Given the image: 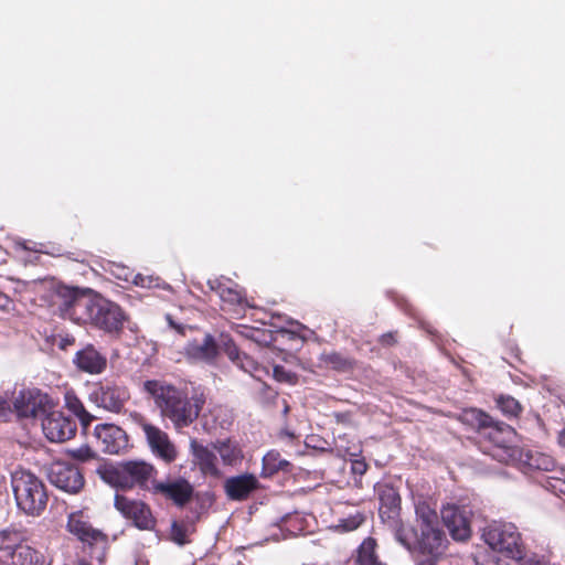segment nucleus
Instances as JSON below:
<instances>
[{"label": "nucleus", "mask_w": 565, "mask_h": 565, "mask_svg": "<svg viewBox=\"0 0 565 565\" xmlns=\"http://www.w3.org/2000/svg\"><path fill=\"white\" fill-rule=\"evenodd\" d=\"M458 419L477 431L483 452L499 460L504 456H512L516 437V431L512 426L497 420L482 409L475 407L462 409Z\"/></svg>", "instance_id": "nucleus-2"}, {"label": "nucleus", "mask_w": 565, "mask_h": 565, "mask_svg": "<svg viewBox=\"0 0 565 565\" xmlns=\"http://www.w3.org/2000/svg\"><path fill=\"white\" fill-rule=\"evenodd\" d=\"M495 404L502 414L510 418H518L523 411L520 402L510 395H499Z\"/></svg>", "instance_id": "nucleus-32"}, {"label": "nucleus", "mask_w": 565, "mask_h": 565, "mask_svg": "<svg viewBox=\"0 0 565 565\" xmlns=\"http://www.w3.org/2000/svg\"><path fill=\"white\" fill-rule=\"evenodd\" d=\"M128 321V313L118 303L95 291L81 315V323H88L113 338H120Z\"/></svg>", "instance_id": "nucleus-4"}, {"label": "nucleus", "mask_w": 565, "mask_h": 565, "mask_svg": "<svg viewBox=\"0 0 565 565\" xmlns=\"http://www.w3.org/2000/svg\"><path fill=\"white\" fill-rule=\"evenodd\" d=\"M471 514L468 508L456 504L441 509V520L454 540L466 541L471 536Z\"/></svg>", "instance_id": "nucleus-16"}, {"label": "nucleus", "mask_w": 565, "mask_h": 565, "mask_svg": "<svg viewBox=\"0 0 565 565\" xmlns=\"http://www.w3.org/2000/svg\"><path fill=\"white\" fill-rule=\"evenodd\" d=\"M94 437L100 450L118 455L128 446V436L124 429L114 424H99L94 429Z\"/></svg>", "instance_id": "nucleus-19"}, {"label": "nucleus", "mask_w": 565, "mask_h": 565, "mask_svg": "<svg viewBox=\"0 0 565 565\" xmlns=\"http://www.w3.org/2000/svg\"><path fill=\"white\" fill-rule=\"evenodd\" d=\"M68 455L78 461L86 462L95 458V451L87 445L68 450Z\"/></svg>", "instance_id": "nucleus-37"}, {"label": "nucleus", "mask_w": 565, "mask_h": 565, "mask_svg": "<svg viewBox=\"0 0 565 565\" xmlns=\"http://www.w3.org/2000/svg\"><path fill=\"white\" fill-rule=\"evenodd\" d=\"M486 544L511 559H522L526 545L519 529L510 522H492L482 533Z\"/></svg>", "instance_id": "nucleus-6"}, {"label": "nucleus", "mask_w": 565, "mask_h": 565, "mask_svg": "<svg viewBox=\"0 0 565 565\" xmlns=\"http://www.w3.org/2000/svg\"><path fill=\"white\" fill-rule=\"evenodd\" d=\"M224 352L230 358L231 361L236 363L237 361H241L242 352L238 350L236 344L228 338L223 341Z\"/></svg>", "instance_id": "nucleus-38"}, {"label": "nucleus", "mask_w": 565, "mask_h": 565, "mask_svg": "<svg viewBox=\"0 0 565 565\" xmlns=\"http://www.w3.org/2000/svg\"><path fill=\"white\" fill-rule=\"evenodd\" d=\"M111 271L117 279L126 282L131 281L137 286H143V278L141 275H134V271L129 267L115 265Z\"/></svg>", "instance_id": "nucleus-34"}, {"label": "nucleus", "mask_w": 565, "mask_h": 565, "mask_svg": "<svg viewBox=\"0 0 565 565\" xmlns=\"http://www.w3.org/2000/svg\"><path fill=\"white\" fill-rule=\"evenodd\" d=\"M11 486L21 511L32 516H39L44 512L49 493L46 486L38 476L26 470H17L12 473Z\"/></svg>", "instance_id": "nucleus-5"}, {"label": "nucleus", "mask_w": 565, "mask_h": 565, "mask_svg": "<svg viewBox=\"0 0 565 565\" xmlns=\"http://www.w3.org/2000/svg\"><path fill=\"white\" fill-rule=\"evenodd\" d=\"M44 436L52 443H64L73 438L77 430L76 422L62 412H47L42 419Z\"/></svg>", "instance_id": "nucleus-17"}, {"label": "nucleus", "mask_w": 565, "mask_h": 565, "mask_svg": "<svg viewBox=\"0 0 565 565\" xmlns=\"http://www.w3.org/2000/svg\"><path fill=\"white\" fill-rule=\"evenodd\" d=\"M320 362L337 372H351L356 366V360L338 351L323 352Z\"/></svg>", "instance_id": "nucleus-29"}, {"label": "nucleus", "mask_w": 565, "mask_h": 565, "mask_svg": "<svg viewBox=\"0 0 565 565\" xmlns=\"http://www.w3.org/2000/svg\"><path fill=\"white\" fill-rule=\"evenodd\" d=\"M420 534L416 545L420 554L444 555L448 540L439 524L435 526H420Z\"/></svg>", "instance_id": "nucleus-22"}, {"label": "nucleus", "mask_w": 565, "mask_h": 565, "mask_svg": "<svg viewBox=\"0 0 565 565\" xmlns=\"http://www.w3.org/2000/svg\"><path fill=\"white\" fill-rule=\"evenodd\" d=\"M443 555L420 554L416 558V565H437Z\"/></svg>", "instance_id": "nucleus-41"}, {"label": "nucleus", "mask_w": 565, "mask_h": 565, "mask_svg": "<svg viewBox=\"0 0 565 565\" xmlns=\"http://www.w3.org/2000/svg\"><path fill=\"white\" fill-rule=\"evenodd\" d=\"M0 565H11L8 557L0 556Z\"/></svg>", "instance_id": "nucleus-49"}, {"label": "nucleus", "mask_w": 565, "mask_h": 565, "mask_svg": "<svg viewBox=\"0 0 565 565\" xmlns=\"http://www.w3.org/2000/svg\"><path fill=\"white\" fill-rule=\"evenodd\" d=\"M351 470L354 475L363 476L367 470V463L364 459H354L351 461Z\"/></svg>", "instance_id": "nucleus-42"}, {"label": "nucleus", "mask_w": 565, "mask_h": 565, "mask_svg": "<svg viewBox=\"0 0 565 565\" xmlns=\"http://www.w3.org/2000/svg\"><path fill=\"white\" fill-rule=\"evenodd\" d=\"M353 565H387L380 554V545L376 539L365 537L352 556Z\"/></svg>", "instance_id": "nucleus-24"}, {"label": "nucleus", "mask_w": 565, "mask_h": 565, "mask_svg": "<svg viewBox=\"0 0 565 565\" xmlns=\"http://www.w3.org/2000/svg\"><path fill=\"white\" fill-rule=\"evenodd\" d=\"M397 342H398V332L397 331H390V332L383 333L379 338V343L385 348L394 347L395 344H397Z\"/></svg>", "instance_id": "nucleus-40"}, {"label": "nucleus", "mask_w": 565, "mask_h": 565, "mask_svg": "<svg viewBox=\"0 0 565 565\" xmlns=\"http://www.w3.org/2000/svg\"><path fill=\"white\" fill-rule=\"evenodd\" d=\"M49 290L52 306L77 322H81V315L94 294L90 288L72 287L62 282H52Z\"/></svg>", "instance_id": "nucleus-9"}, {"label": "nucleus", "mask_w": 565, "mask_h": 565, "mask_svg": "<svg viewBox=\"0 0 565 565\" xmlns=\"http://www.w3.org/2000/svg\"><path fill=\"white\" fill-rule=\"evenodd\" d=\"M235 364L250 374L258 369L257 362L245 353L242 354L241 361H237Z\"/></svg>", "instance_id": "nucleus-39"}, {"label": "nucleus", "mask_w": 565, "mask_h": 565, "mask_svg": "<svg viewBox=\"0 0 565 565\" xmlns=\"http://www.w3.org/2000/svg\"><path fill=\"white\" fill-rule=\"evenodd\" d=\"M190 450L193 456L194 463L199 467V470L203 476L220 479L223 473L218 467V459L216 450L213 449L212 444L205 446L199 443L196 439H191Z\"/></svg>", "instance_id": "nucleus-20"}, {"label": "nucleus", "mask_w": 565, "mask_h": 565, "mask_svg": "<svg viewBox=\"0 0 565 565\" xmlns=\"http://www.w3.org/2000/svg\"><path fill=\"white\" fill-rule=\"evenodd\" d=\"M380 507L379 514L384 523L395 532V539L406 548L411 550L413 542L409 537L411 529L401 520V495L395 487L380 483L375 487Z\"/></svg>", "instance_id": "nucleus-7"}, {"label": "nucleus", "mask_w": 565, "mask_h": 565, "mask_svg": "<svg viewBox=\"0 0 565 565\" xmlns=\"http://www.w3.org/2000/svg\"><path fill=\"white\" fill-rule=\"evenodd\" d=\"M157 468L143 460H127L117 466H106L100 470L102 479L111 487L122 490L139 488L145 491H152L157 481Z\"/></svg>", "instance_id": "nucleus-3"}, {"label": "nucleus", "mask_w": 565, "mask_h": 565, "mask_svg": "<svg viewBox=\"0 0 565 565\" xmlns=\"http://www.w3.org/2000/svg\"><path fill=\"white\" fill-rule=\"evenodd\" d=\"M224 492L232 501H245L260 488L257 477L253 473L233 476L224 481Z\"/></svg>", "instance_id": "nucleus-21"}, {"label": "nucleus", "mask_w": 565, "mask_h": 565, "mask_svg": "<svg viewBox=\"0 0 565 565\" xmlns=\"http://www.w3.org/2000/svg\"><path fill=\"white\" fill-rule=\"evenodd\" d=\"M49 479L56 488L71 494L78 493L85 484L82 470L65 461H55L51 465Z\"/></svg>", "instance_id": "nucleus-13"}, {"label": "nucleus", "mask_w": 565, "mask_h": 565, "mask_svg": "<svg viewBox=\"0 0 565 565\" xmlns=\"http://www.w3.org/2000/svg\"><path fill=\"white\" fill-rule=\"evenodd\" d=\"M9 411V402L4 397L0 396V417H4Z\"/></svg>", "instance_id": "nucleus-47"}, {"label": "nucleus", "mask_w": 565, "mask_h": 565, "mask_svg": "<svg viewBox=\"0 0 565 565\" xmlns=\"http://www.w3.org/2000/svg\"><path fill=\"white\" fill-rule=\"evenodd\" d=\"M213 449L220 455L224 466L234 467L242 462L244 454L238 443L226 438L212 443Z\"/></svg>", "instance_id": "nucleus-27"}, {"label": "nucleus", "mask_w": 565, "mask_h": 565, "mask_svg": "<svg viewBox=\"0 0 565 565\" xmlns=\"http://www.w3.org/2000/svg\"><path fill=\"white\" fill-rule=\"evenodd\" d=\"M142 392L152 398L161 417L169 419L178 430L192 425L205 404L203 394L190 397L186 391L160 380L145 381Z\"/></svg>", "instance_id": "nucleus-1"}, {"label": "nucleus", "mask_w": 565, "mask_h": 565, "mask_svg": "<svg viewBox=\"0 0 565 565\" xmlns=\"http://www.w3.org/2000/svg\"><path fill=\"white\" fill-rule=\"evenodd\" d=\"M292 463L282 458L278 450L271 449L263 457L260 477L267 479L273 478L279 472L289 473L292 471Z\"/></svg>", "instance_id": "nucleus-26"}, {"label": "nucleus", "mask_w": 565, "mask_h": 565, "mask_svg": "<svg viewBox=\"0 0 565 565\" xmlns=\"http://www.w3.org/2000/svg\"><path fill=\"white\" fill-rule=\"evenodd\" d=\"M415 512L420 526H435L439 524V518L435 509L427 502H418L415 507Z\"/></svg>", "instance_id": "nucleus-33"}, {"label": "nucleus", "mask_w": 565, "mask_h": 565, "mask_svg": "<svg viewBox=\"0 0 565 565\" xmlns=\"http://www.w3.org/2000/svg\"><path fill=\"white\" fill-rule=\"evenodd\" d=\"M64 404L65 407L79 419L84 428H86L93 422L94 416L86 411L84 404L73 390L65 392Z\"/></svg>", "instance_id": "nucleus-30"}, {"label": "nucleus", "mask_w": 565, "mask_h": 565, "mask_svg": "<svg viewBox=\"0 0 565 565\" xmlns=\"http://www.w3.org/2000/svg\"><path fill=\"white\" fill-rule=\"evenodd\" d=\"M12 305V300L6 294L0 291V310H9Z\"/></svg>", "instance_id": "nucleus-45"}, {"label": "nucleus", "mask_w": 565, "mask_h": 565, "mask_svg": "<svg viewBox=\"0 0 565 565\" xmlns=\"http://www.w3.org/2000/svg\"><path fill=\"white\" fill-rule=\"evenodd\" d=\"M74 363L83 372L100 374L107 366V359L94 345L88 344L75 354Z\"/></svg>", "instance_id": "nucleus-23"}, {"label": "nucleus", "mask_w": 565, "mask_h": 565, "mask_svg": "<svg viewBox=\"0 0 565 565\" xmlns=\"http://www.w3.org/2000/svg\"><path fill=\"white\" fill-rule=\"evenodd\" d=\"M525 556H526V554L523 556L522 559H516V561L521 562V565H545V562L536 555H533L531 557H525Z\"/></svg>", "instance_id": "nucleus-43"}, {"label": "nucleus", "mask_w": 565, "mask_h": 565, "mask_svg": "<svg viewBox=\"0 0 565 565\" xmlns=\"http://www.w3.org/2000/svg\"><path fill=\"white\" fill-rule=\"evenodd\" d=\"M25 540V532L17 529L15 526H9L0 530V551H11L22 546V542Z\"/></svg>", "instance_id": "nucleus-31"}, {"label": "nucleus", "mask_w": 565, "mask_h": 565, "mask_svg": "<svg viewBox=\"0 0 565 565\" xmlns=\"http://www.w3.org/2000/svg\"><path fill=\"white\" fill-rule=\"evenodd\" d=\"M116 510L138 530L151 531L157 525V520L151 508L143 501L116 494L114 500Z\"/></svg>", "instance_id": "nucleus-11"}, {"label": "nucleus", "mask_w": 565, "mask_h": 565, "mask_svg": "<svg viewBox=\"0 0 565 565\" xmlns=\"http://www.w3.org/2000/svg\"><path fill=\"white\" fill-rule=\"evenodd\" d=\"M274 375L279 381H286L289 377V375L285 371L284 366H280V365H276L274 367Z\"/></svg>", "instance_id": "nucleus-46"}, {"label": "nucleus", "mask_w": 565, "mask_h": 565, "mask_svg": "<svg viewBox=\"0 0 565 565\" xmlns=\"http://www.w3.org/2000/svg\"><path fill=\"white\" fill-rule=\"evenodd\" d=\"M166 320H167L168 324L172 329H174L178 333L184 334L185 327L183 324H181V323L175 322L171 315H169V313L166 315Z\"/></svg>", "instance_id": "nucleus-44"}, {"label": "nucleus", "mask_w": 565, "mask_h": 565, "mask_svg": "<svg viewBox=\"0 0 565 565\" xmlns=\"http://www.w3.org/2000/svg\"><path fill=\"white\" fill-rule=\"evenodd\" d=\"M170 536L172 542L182 546L189 543L188 540V527L185 524L173 521L171 524Z\"/></svg>", "instance_id": "nucleus-35"}, {"label": "nucleus", "mask_w": 565, "mask_h": 565, "mask_svg": "<svg viewBox=\"0 0 565 565\" xmlns=\"http://www.w3.org/2000/svg\"><path fill=\"white\" fill-rule=\"evenodd\" d=\"M13 405L18 415L26 418L45 415L53 407L51 397L39 388L20 391Z\"/></svg>", "instance_id": "nucleus-14"}, {"label": "nucleus", "mask_w": 565, "mask_h": 565, "mask_svg": "<svg viewBox=\"0 0 565 565\" xmlns=\"http://www.w3.org/2000/svg\"><path fill=\"white\" fill-rule=\"evenodd\" d=\"M130 416L141 427L151 451L164 462H173L178 457V451L169 435L158 426L150 424L140 413L134 412Z\"/></svg>", "instance_id": "nucleus-10"}, {"label": "nucleus", "mask_w": 565, "mask_h": 565, "mask_svg": "<svg viewBox=\"0 0 565 565\" xmlns=\"http://www.w3.org/2000/svg\"><path fill=\"white\" fill-rule=\"evenodd\" d=\"M90 396L97 406L120 414L130 398V393L128 387L122 384L105 381L96 386Z\"/></svg>", "instance_id": "nucleus-12"}, {"label": "nucleus", "mask_w": 565, "mask_h": 565, "mask_svg": "<svg viewBox=\"0 0 565 565\" xmlns=\"http://www.w3.org/2000/svg\"><path fill=\"white\" fill-rule=\"evenodd\" d=\"M284 434H285L287 437H289V438H294V436H295L292 433H289V431H285Z\"/></svg>", "instance_id": "nucleus-50"}, {"label": "nucleus", "mask_w": 565, "mask_h": 565, "mask_svg": "<svg viewBox=\"0 0 565 565\" xmlns=\"http://www.w3.org/2000/svg\"><path fill=\"white\" fill-rule=\"evenodd\" d=\"M185 351L192 359L211 362L216 358L218 348L214 338L211 334H206L202 342L194 341L189 343Z\"/></svg>", "instance_id": "nucleus-28"}, {"label": "nucleus", "mask_w": 565, "mask_h": 565, "mask_svg": "<svg viewBox=\"0 0 565 565\" xmlns=\"http://www.w3.org/2000/svg\"><path fill=\"white\" fill-rule=\"evenodd\" d=\"M66 531L75 536L84 547L99 548L96 559L103 563L108 548V536L102 530L93 526L88 509H81L67 515Z\"/></svg>", "instance_id": "nucleus-8"}, {"label": "nucleus", "mask_w": 565, "mask_h": 565, "mask_svg": "<svg viewBox=\"0 0 565 565\" xmlns=\"http://www.w3.org/2000/svg\"><path fill=\"white\" fill-rule=\"evenodd\" d=\"M193 492V486L181 477L173 480L156 481L151 491L152 494L161 495L178 508L185 507L192 500Z\"/></svg>", "instance_id": "nucleus-18"}, {"label": "nucleus", "mask_w": 565, "mask_h": 565, "mask_svg": "<svg viewBox=\"0 0 565 565\" xmlns=\"http://www.w3.org/2000/svg\"><path fill=\"white\" fill-rule=\"evenodd\" d=\"M558 443L561 446L565 447V428L561 431L558 436Z\"/></svg>", "instance_id": "nucleus-48"}, {"label": "nucleus", "mask_w": 565, "mask_h": 565, "mask_svg": "<svg viewBox=\"0 0 565 565\" xmlns=\"http://www.w3.org/2000/svg\"><path fill=\"white\" fill-rule=\"evenodd\" d=\"M228 279L214 278L207 280L211 291H214L222 301V310L235 315H245L247 300L241 290L228 285Z\"/></svg>", "instance_id": "nucleus-15"}, {"label": "nucleus", "mask_w": 565, "mask_h": 565, "mask_svg": "<svg viewBox=\"0 0 565 565\" xmlns=\"http://www.w3.org/2000/svg\"><path fill=\"white\" fill-rule=\"evenodd\" d=\"M10 558L11 565H52V557L30 545L18 546Z\"/></svg>", "instance_id": "nucleus-25"}, {"label": "nucleus", "mask_w": 565, "mask_h": 565, "mask_svg": "<svg viewBox=\"0 0 565 565\" xmlns=\"http://www.w3.org/2000/svg\"><path fill=\"white\" fill-rule=\"evenodd\" d=\"M364 521V514L361 512H356L354 515H350L347 519L340 520L338 527H341L343 531L349 532L356 530Z\"/></svg>", "instance_id": "nucleus-36"}]
</instances>
